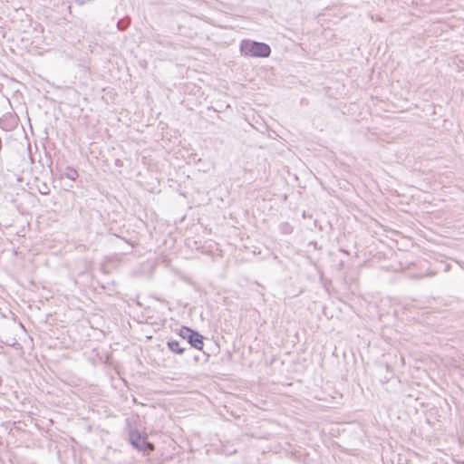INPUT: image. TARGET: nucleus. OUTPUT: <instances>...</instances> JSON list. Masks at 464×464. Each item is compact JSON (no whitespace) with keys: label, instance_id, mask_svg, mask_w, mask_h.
Here are the masks:
<instances>
[{"label":"nucleus","instance_id":"obj_5","mask_svg":"<svg viewBox=\"0 0 464 464\" xmlns=\"http://www.w3.org/2000/svg\"><path fill=\"white\" fill-rule=\"evenodd\" d=\"M63 175L71 180H75L78 178V172L72 167H67Z\"/></svg>","mask_w":464,"mask_h":464},{"label":"nucleus","instance_id":"obj_4","mask_svg":"<svg viewBox=\"0 0 464 464\" xmlns=\"http://www.w3.org/2000/svg\"><path fill=\"white\" fill-rule=\"evenodd\" d=\"M167 346L171 352L178 353V354H182L186 350V348L181 347L179 342H178L176 340L169 341L167 343Z\"/></svg>","mask_w":464,"mask_h":464},{"label":"nucleus","instance_id":"obj_2","mask_svg":"<svg viewBox=\"0 0 464 464\" xmlns=\"http://www.w3.org/2000/svg\"><path fill=\"white\" fill-rule=\"evenodd\" d=\"M179 335L183 339H187L191 347H194L198 350L203 349V337L198 332H195L188 327L183 326L179 331Z\"/></svg>","mask_w":464,"mask_h":464},{"label":"nucleus","instance_id":"obj_1","mask_svg":"<svg viewBox=\"0 0 464 464\" xmlns=\"http://www.w3.org/2000/svg\"><path fill=\"white\" fill-rule=\"evenodd\" d=\"M241 52L246 56L268 57L271 53L270 46L265 43L245 41L241 44Z\"/></svg>","mask_w":464,"mask_h":464},{"label":"nucleus","instance_id":"obj_6","mask_svg":"<svg viewBox=\"0 0 464 464\" xmlns=\"http://www.w3.org/2000/svg\"><path fill=\"white\" fill-rule=\"evenodd\" d=\"M129 25V22H127L126 24H124V21L123 20H121L118 22L117 24V26L120 30L123 31L127 28V26Z\"/></svg>","mask_w":464,"mask_h":464},{"label":"nucleus","instance_id":"obj_3","mask_svg":"<svg viewBox=\"0 0 464 464\" xmlns=\"http://www.w3.org/2000/svg\"><path fill=\"white\" fill-rule=\"evenodd\" d=\"M130 442L139 450L146 451L154 450L153 444L149 442L145 437L141 436L140 433L137 431H131L130 433Z\"/></svg>","mask_w":464,"mask_h":464}]
</instances>
